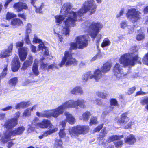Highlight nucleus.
<instances>
[{
	"mask_svg": "<svg viewBox=\"0 0 148 148\" xmlns=\"http://www.w3.org/2000/svg\"><path fill=\"white\" fill-rule=\"evenodd\" d=\"M94 0L85 1L82 8L77 12H74L70 9L69 3L64 4L61 10V13L64 15L55 16V21L57 25L60 26L62 23L64 24L65 26L62 31V33L66 36H68L70 31L69 28L74 26L76 21L81 20V16L84 14L87 11L90 15L94 14L97 6Z\"/></svg>",
	"mask_w": 148,
	"mask_h": 148,
	"instance_id": "obj_1",
	"label": "nucleus"
},
{
	"mask_svg": "<svg viewBox=\"0 0 148 148\" xmlns=\"http://www.w3.org/2000/svg\"><path fill=\"white\" fill-rule=\"evenodd\" d=\"M130 50L132 52L123 55L119 60V63L124 66H134L135 62L138 58L137 53L138 48L137 47L135 46H132Z\"/></svg>",
	"mask_w": 148,
	"mask_h": 148,
	"instance_id": "obj_2",
	"label": "nucleus"
},
{
	"mask_svg": "<svg viewBox=\"0 0 148 148\" xmlns=\"http://www.w3.org/2000/svg\"><path fill=\"white\" fill-rule=\"evenodd\" d=\"M88 25V34L93 39L97 38V39L96 40V45L98 46L100 40L101 38V35L100 34H98L103 28V24L98 21H93Z\"/></svg>",
	"mask_w": 148,
	"mask_h": 148,
	"instance_id": "obj_3",
	"label": "nucleus"
},
{
	"mask_svg": "<svg viewBox=\"0 0 148 148\" xmlns=\"http://www.w3.org/2000/svg\"><path fill=\"white\" fill-rule=\"evenodd\" d=\"M36 125L40 128L46 129L48 128L49 129L48 130L43 132L42 134L38 136L39 138L40 139L55 132L58 130V128L55 127L51 123L50 121L47 119H44L41 122L38 123Z\"/></svg>",
	"mask_w": 148,
	"mask_h": 148,
	"instance_id": "obj_4",
	"label": "nucleus"
},
{
	"mask_svg": "<svg viewBox=\"0 0 148 148\" xmlns=\"http://www.w3.org/2000/svg\"><path fill=\"white\" fill-rule=\"evenodd\" d=\"M86 101L83 99H78L76 101L70 100L66 101L60 106L62 114L64 113V110L69 108H76L78 109V106L81 108H85L86 107Z\"/></svg>",
	"mask_w": 148,
	"mask_h": 148,
	"instance_id": "obj_5",
	"label": "nucleus"
},
{
	"mask_svg": "<svg viewBox=\"0 0 148 148\" xmlns=\"http://www.w3.org/2000/svg\"><path fill=\"white\" fill-rule=\"evenodd\" d=\"M25 130L23 126H20L10 132L7 130L3 134L0 133V141L3 143H6L11 140V136L20 135Z\"/></svg>",
	"mask_w": 148,
	"mask_h": 148,
	"instance_id": "obj_6",
	"label": "nucleus"
},
{
	"mask_svg": "<svg viewBox=\"0 0 148 148\" xmlns=\"http://www.w3.org/2000/svg\"><path fill=\"white\" fill-rule=\"evenodd\" d=\"M89 131V127L86 125H78L69 130L70 135L73 138H76L80 135L86 134Z\"/></svg>",
	"mask_w": 148,
	"mask_h": 148,
	"instance_id": "obj_7",
	"label": "nucleus"
},
{
	"mask_svg": "<svg viewBox=\"0 0 148 148\" xmlns=\"http://www.w3.org/2000/svg\"><path fill=\"white\" fill-rule=\"evenodd\" d=\"M60 106L55 109L48 110H45L41 112H37L36 115L39 117L49 118L53 117L56 118L60 115L62 114Z\"/></svg>",
	"mask_w": 148,
	"mask_h": 148,
	"instance_id": "obj_8",
	"label": "nucleus"
},
{
	"mask_svg": "<svg viewBox=\"0 0 148 148\" xmlns=\"http://www.w3.org/2000/svg\"><path fill=\"white\" fill-rule=\"evenodd\" d=\"M88 37L87 35H81L77 37L76 38V43H71V48L74 49L78 47L79 49H83L86 47L88 45Z\"/></svg>",
	"mask_w": 148,
	"mask_h": 148,
	"instance_id": "obj_9",
	"label": "nucleus"
},
{
	"mask_svg": "<svg viewBox=\"0 0 148 148\" xmlns=\"http://www.w3.org/2000/svg\"><path fill=\"white\" fill-rule=\"evenodd\" d=\"M64 55L61 63L58 65L60 67H62L65 64L67 66L76 64V60L74 58H72L70 53L69 51H65Z\"/></svg>",
	"mask_w": 148,
	"mask_h": 148,
	"instance_id": "obj_10",
	"label": "nucleus"
},
{
	"mask_svg": "<svg viewBox=\"0 0 148 148\" xmlns=\"http://www.w3.org/2000/svg\"><path fill=\"white\" fill-rule=\"evenodd\" d=\"M141 13L136 10L134 8H131L128 9L126 14L127 19L133 23L136 22L141 18Z\"/></svg>",
	"mask_w": 148,
	"mask_h": 148,
	"instance_id": "obj_11",
	"label": "nucleus"
},
{
	"mask_svg": "<svg viewBox=\"0 0 148 148\" xmlns=\"http://www.w3.org/2000/svg\"><path fill=\"white\" fill-rule=\"evenodd\" d=\"M113 72L114 75L119 80L125 77L127 75L126 74L123 73L122 66L118 63H116L114 66Z\"/></svg>",
	"mask_w": 148,
	"mask_h": 148,
	"instance_id": "obj_12",
	"label": "nucleus"
},
{
	"mask_svg": "<svg viewBox=\"0 0 148 148\" xmlns=\"http://www.w3.org/2000/svg\"><path fill=\"white\" fill-rule=\"evenodd\" d=\"M33 42L35 43H38L39 44L38 49L39 50H42V51L44 50L45 54L46 55H49V51L44 46V45L42 40L38 38V37L35 35L34 36Z\"/></svg>",
	"mask_w": 148,
	"mask_h": 148,
	"instance_id": "obj_13",
	"label": "nucleus"
},
{
	"mask_svg": "<svg viewBox=\"0 0 148 148\" xmlns=\"http://www.w3.org/2000/svg\"><path fill=\"white\" fill-rule=\"evenodd\" d=\"M17 124V120L11 118L6 120L3 126L7 130H9L16 126Z\"/></svg>",
	"mask_w": 148,
	"mask_h": 148,
	"instance_id": "obj_14",
	"label": "nucleus"
},
{
	"mask_svg": "<svg viewBox=\"0 0 148 148\" xmlns=\"http://www.w3.org/2000/svg\"><path fill=\"white\" fill-rule=\"evenodd\" d=\"M38 60L36 59L34 60L32 69L33 72L29 73L30 75L32 77H34V75L37 76L39 73L38 65Z\"/></svg>",
	"mask_w": 148,
	"mask_h": 148,
	"instance_id": "obj_15",
	"label": "nucleus"
},
{
	"mask_svg": "<svg viewBox=\"0 0 148 148\" xmlns=\"http://www.w3.org/2000/svg\"><path fill=\"white\" fill-rule=\"evenodd\" d=\"M19 54L21 61H24L26 58L28 49L26 47H23L19 49Z\"/></svg>",
	"mask_w": 148,
	"mask_h": 148,
	"instance_id": "obj_16",
	"label": "nucleus"
},
{
	"mask_svg": "<svg viewBox=\"0 0 148 148\" xmlns=\"http://www.w3.org/2000/svg\"><path fill=\"white\" fill-rule=\"evenodd\" d=\"M38 108V104H35L32 107H30L26 109L24 111L23 116V117L29 116L31 115V112L34 110H36Z\"/></svg>",
	"mask_w": 148,
	"mask_h": 148,
	"instance_id": "obj_17",
	"label": "nucleus"
},
{
	"mask_svg": "<svg viewBox=\"0 0 148 148\" xmlns=\"http://www.w3.org/2000/svg\"><path fill=\"white\" fill-rule=\"evenodd\" d=\"M13 7L18 12L21 11L23 9L26 10L28 8V7L26 3L21 2L17 3L14 4Z\"/></svg>",
	"mask_w": 148,
	"mask_h": 148,
	"instance_id": "obj_18",
	"label": "nucleus"
},
{
	"mask_svg": "<svg viewBox=\"0 0 148 148\" xmlns=\"http://www.w3.org/2000/svg\"><path fill=\"white\" fill-rule=\"evenodd\" d=\"M20 67V62L18 58H14L12 62L11 68L13 72L18 70Z\"/></svg>",
	"mask_w": 148,
	"mask_h": 148,
	"instance_id": "obj_19",
	"label": "nucleus"
},
{
	"mask_svg": "<svg viewBox=\"0 0 148 148\" xmlns=\"http://www.w3.org/2000/svg\"><path fill=\"white\" fill-rule=\"evenodd\" d=\"M64 115L66 117V121L69 122L71 124L73 125L76 121L75 119L72 114L69 112L66 111L64 112Z\"/></svg>",
	"mask_w": 148,
	"mask_h": 148,
	"instance_id": "obj_20",
	"label": "nucleus"
},
{
	"mask_svg": "<svg viewBox=\"0 0 148 148\" xmlns=\"http://www.w3.org/2000/svg\"><path fill=\"white\" fill-rule=\"evenodd\" d=\"M136 140L135 137L132 134H130L124 138L125 143L130 145L133 144L136 142Z\"/></svg>",
	"mask_w": 148,
	"mask_h": 148,
	"instance_id": "obj_21",
	"label": "nucleus"
},
{
	"mask_svg": "<svg viewBox=\"0 0 148 148\" xmlns=\"http://www.w3.org/2000/svg\"><path fill=\"white\" fill-rule=\"evenodd\" d=\"M102 75L101 71L99 69H97L95 71L93 74H92V78H94L96 81H98L101 78Z\"/></svg>",
	"mask_w": 148,
	"mask_h": 148,
	"instance_id": "obj_22",
	"label": "nucleus"
},
{
	"mask_svg": "<svg viewBox=\"0 0 148 148\" xmlns=\"http://www.w3.org/2000/svg\"><path fill=\"white\" fill-rule=\"evenodd\" d=\"M127 113L122 114L121 116V118L118 120V123L124 124L127 123L129 120V118L127 116Z\"/></svg>",
	"mask_w": 148,
	"mask_h": 148,
	"instance_id": "obj_23",
	"label": "nucleus"
},
{
	"mask_svg": "<svg viewBox=\"0 0 148 148\" xmlns=\"http://www.w3.org/2000/svg\"><path fill=\"white\" fill-rule=\"evenodd\" d=\"M111 67V64L108 62H107L104 64L101 67V71L103 73H105L110 70Z\"/></svg>",
	"mask_w": 148,
	"mask_h": 148,
	"instance_id": "obj_24",
	"label": "nucleus"
},
{
	"mask_svg": "<svg viewBox=\"0 0 148 148\" xmlns=\"http://www.w3.org/2000/svg\"><path fill=\"white\" fill-rule=\"evenodd\" d=\"M70 93L73 94H76L77 93L82 94L83 91L80 87L77 86L72 89L70 90Z\"/></svg>",
	"mask_w": 148,
	"mask_h": 148,
	"instance_id": "obj_25",
	"label": "nucleus"
},
{
	"mask_svg": "<svg viewBox=\"0 0 148 148\" xmlns=\"http://www.w3.org/2000/svg\"><path fill=\"white\" fill-rule=\"evenodd\" d=\"M91 114L89 112L86 111L83 114L82 116L79 117V119L80 120H83L85 121H87L90 117Z\"/></svg>",
	"mask_w": 148,
	"mask_h": 148,
	"instance_id": "obj_26",
	"label": "nucleus"
},
{
	"mask_svg": "<svg viewBox=\"0 0 148 148\" xmlns=\"http://www.w3.org/2000/svg\"><path fill=\"white\" fill-rule=\"evenodd\" d=\"M11 24L12 26H16L23 25V23L21 20L16 18L12 20L11 22Z\"/></svg>",
	"mask_w": 148,
	"mask_h": 148,
	"instance_id": "obj_27",
	"label": "nucleus"
},
{
	"mask_svg": "<svg viewBox=\"0 0 148 148\" xmlns=\"http://www.w3.org/2000/svg\"><path fill=\"white\" fill-rule=\"evenodd\" d=\"M92 74L87 73L84 74L82 76V80L84 82L87 81L89 79L92 78Z\"/></svg>",
	"mask_w": 148,
	"mask_h": 148,
	"instance_id": "obj_28",
	"label": "nucleus"
},
{
	"mask_svg": "<svg viewBox=\"0 0 148 148\" xmlns=\"http://www.w3.org/2000/svg\"><path fill=\"white\" fill-rule=\"evenodd\" d=\"M123 135H115L111 136H110L109 140V141L110 142L111 141H113L115 140H120L123 137Z\"/></svg>",
	"mask_w": 148,
	"mask_h": 148,
	"instance_id": "obj_29",
	"label": "nucleus"
},
{
	"mask_svg": "<svg viewBox=\"0 0 148 148\" xmlns=\"http://www.w3.org/2000/svg\"><path fill=\"white\" fill-rule=\"evenodd\" d=\"M145 37V34L144 32L140 30L137 35L136 39L138 41H140L144 39Z\"/></svg>",
	"mask_w": 148,
	"mask_h": 148,
	"instance_id": "obj_30",
	"label": "nucleus"
},
{
	"mask_svg": "<svg viewBox=\"0 0 148 148\" xmlns=\"http://www.w3.org/2000/svg\"><path fill=\"white\" fill-rule=\"evenodd\" d=\"M62 142L60 139H56L55 141L54 148H62Z\"/></svg>",
	"mask_w": 148,
	"mask_h": 148,
	"instance_id": "obj_31",
	"label": "nucleus"
},
{
	"mask_svg": "<svg viewBox=\"0 0 148 148\" xmlns=\"http://www.w3.org/2000/svg\"><path fill=\"white\" fill-rule=\"evenodd\" d=\"M10 54L6 49L2 50L0 53V58H3L8 57Z\"/></svg>",
	"mask_w": 148,
	"mask_h": 148,
	"instance_id": "obj_32",
	"label": "nucleus"
},
{
	"mask_svg": "<svg viewBox=\"0 0 148 148\" xmlns=\"http://www.w3.org/2000/svg\"><path fill=\"white\" fill-rule=\"evenodd\" d=\"M18 81V79L17 78L15 77L9 80L8 83L10 86H14L17 83Z\"/></svg>",
	"mask_w": 148,
	"mask_h": 148,
	"instance_id": "obj_33",
	"label": "nucleus"
},
{
	"mask_svg": "<svg viewBox=\"0 0 148 148\" xmlns=\"http://www.w3.org/2000/svg\"><path fill=\"white\" fill-rule=\"evenodd\" d=\"M114 144L115 147L116 148H121L122 147L124 142L123 140H118L117 141L114 142Z\"/></svg>",
	"mask_w": 148,
	"mask_h": 148,
	"instance_id": "obj_34",
	"label": "nucleus"
},
{
	"mask_svg": "<svg viewBox=\"0 0 148 148\" xmlns=\"http://www.w3.org/2000/svg\"><path fill=\"white\" fill-rule=\"evenodd\" d=\"M140 103L142 105H146V108L148 110V97H145L141 99Z\"/></svg>",
	"mask_w": 148,
	"mask_h": 148,
	"instance_id": "obj_35",
	"label": "nucleus"
},
{
	"mask_svg": "<svg viewBox=\"0 0 148 148\" xmlns=\"http://www.w3.org/2000/svg\"><path fill=\"white\" fill-rule=\"evenodd\" d=\"M110 42L108 38H105L101 44V46L103 47L109 46L110 44Z\"/></svg>",
	"mask_w": 148,
	"mask_h": 148,
	"instance_id": "obj_36",
	"label": "nucleus"
},
{
	"mask_svg": "<svg viewBox=\"0 0 148 148\" xmlns=\"http://www.w3.org/2000/svg\"><path fill=\"white\" fill-rule=\"evenodd\" d=\"M106 131L105 130H101L98 137L99 142L100 141V140L103 139V138L106 136Z\"/></svg>",
	"mask_w": 148,
	"mask_h": 148,
	"instance_id": "obj_37",
	"label": "nucleus"
},
{
	"mask_svg": "<svg viewBox=\"0 0 148 148\" xmlns=\"http://www.w3.org/2000/svg\"><path fill=\"white\" fill-rule=\"evenodd\" d=\"M96 95L99 97L103 99L106 98L107 94L102 92H97L96 93Z\"/></svg>",
	"mask_w": 148,
	"mask_h": 148,
	"instance_id": "obj_38",
	"label": "nucleus"
},
{
	"mask_svg": "<svg viewBox=\"0 0 148 148\" xmlns=\"http://www.w3.org/2000/svg\"><path fill=\"white\" fill-rule=\"evenodd\" d=\"M90 121V125L96 124H97L98 122L96 117L92 116Z\"/></svg>",
	"mask_w": 148,
	"mask_h": 148,
	"instance_id": "obj_39",
	"label": "nucleus"
},
{
	"mask_svg": "<svg viewBox=\"0 0 148 148\" xmlns=\"http://www.w3.org/2000/svg\"><path fill=\"white\" fill-rule=\"evenodd\" d=\"M16 17V15L13 13L8 12L6 15L7 19H10L11 18Z\"/></svg>",
	"mask_w": 148,
	"mask_h": 148,
	"instance_id": "obj_40",
	"label": "nucleus"
},
{
	"mask_svg": "<svg viewBox=\"0 0 148 148\" xmlns=\"http://www.w3.org/2000/svg\"><path fill=\"white\" fill-rule=\"evenodd\" d=\"M32 25L30 23L27 24L26 27V34H29L31 31Z\"/></svg>",
	"mask_w": 148,
	"mask_h": 148,
	"instance_id": "obj_41",
	"label": "nucleus"
},
{
	"mask_svg": "<svg viewBox=\"0 0 148 148\" xmlns=\"http://www.w3.org/2000/svg\"><path fill=\"white\" fill-rule=\"evenodd\" d=\"M35 127L32 125H28L27 132L28 133H31L32 132L34 131L35 130Z\"/></svg>",
	"mask_w": 148,
	"mask_h": 148,
	"instance_id": "obj_42",
	"label": "nucleus"
},
{
	"mask_svg": "<svg viewBox=\"0 0 148 148\" xmlns=\"http://www.w3.org/2000/svg\"><path fill=\"white\" fill-rule=\"evenodd\" d=\"M65 129H61L59 132V135L60 137L64 138L66 136V133L65 132Z\"/></svg>",
	"mask_w": 148,
	"mask_h": 148,
	"instance_id": "obj_43",
	"label": "nucleus"
},
{
	"mask_svg": "<svg viewBox=\"0 0 148 148\" xmlns=\"http://www.w3.org/2000/svg\"><path fill=\"white\" fill-rule=\"evenodd\" d=\"M32 63L31 62H29L28 60H26L24 63L23 68L24 69H25L29 65H31Z\"/></svg>",
	"mask_w": 148,
	"mask_h": 148,
	"instance_id": "obj_44",
	"label": "nucleus"
},
{
	"mask_svg": "<svg viewBox=\"0 0 148 148\" xmlns=\"http://www.w3.org/2000/svg\"><path fill=\"white\" fill-rule=\"evenodd\" d=\"M92 101H94L95 103L99 106H100L103 103L102 100L99 99H96L95 101L94 100Z\"/></svg>",
	"mask_w": 148,
	"mask_h": 148,
	"instance_id": "obj_45",
	"label": "nucleus"
},
{
	"mask_svg": "<svg viewBox=\"0 0 148 148\" xmlns=\"http://www.w3.org/2000/svg\"><path fill=\"white\" fill-rule=\"evenodd\" d=\"M111 106H116L118 105V102L115 99H112L110 101Z\"/></svg>",
	"mask_w": 148,
	"mask_h": 148,
	"instance_id": "obj_46",
	"label": "nucleus"
},
{
	"mask_svg": "<svg viewBox=\"0 0 148 148\" xmlns=\"http://www.w3.org/2000/svg\"><path fill=\"white\" fill-rule=\"evenodd\" d=\"M44 6V4L43 3H42L40 7L38 8H36V12L39 13H41V10L43 7Z\"/></svg>",
	"mask_w": 148,
	"mask_h": 148,
	"instance_id": "obj_47",
	"label": "nucleus"
},
{
	"mask_svg": "<svg viewBox=\"0 0 148 148\" xmlns=\"http://www.w3.org/2000/svg\"><path fill=\"white\" fill-rule=\"evenodd\" d=\"M58 67L57 65L55 63L53 64L49 65L47 68L48 71L50 69H58Z\"/></svg>",
	"mask_w": 148,
	"mask_h": 148,
	"instance_id": "obj_48",
	"label": "nucleus"
},
{
	"mask_svg": "<svg viewBox=\"0 0 148 148\" xmlns=\"http://www.w3.org/2000/svg\"><path fill=\"white\" fill-rule=\"evenodd\" d=\"M20 112L18 111L17 112L14 114V118H12V119H14V120H17V123H18V119L20 116Z\"/></svg>",
	"mask_w": 148,
	"mask_h": 148,
	"instance_id": "obj_49",
	"label": "nucleus"
},
{
	"mask_svg": "<svg viewBox=\"0 0 148 148\" xmlns=\"http://www.w3.org/2000/svg\"><path fill=\"white\" fill-rule=\"evenodd\" d=\"M127 21H123L121 22L120 24L121 27L122 28L124 29L127 27Z\"/></svg>",
	"mask_w": 148,
	"mask_h": 148,
	"instance_id": "obj_50",
	"label": "nucleus"
},
{
	"mask_svg": "<svg viewBox=\"0 0 148 148\" xmlns=\"http://www.w3.org/2000/svg\"><path fill=\"white\" fill-rule=\"evenodd\" d=\"M103 125V124H101L95 128L93 130V132L95 133L99 132L102 128Z\"/></svg>",
	"mask_w": 148,
	"mask_h": 148,
	"instance_id": "obj_51",
	"label": "nucleus"
},
{
	"mask_svg": "<svg viewBox=\"0 0 148 148\" xmlns=\"http://www.w3.org/2000/svg\"><path fill=\"white\" fill-rule=\"evenodd\" d=\"M22 102L23 108L28 107L31 104L30 102L29 101H23Z\"/></svg>",
	"mask_w": 148,
	"mask_h": 148,
	"instance_id": "obj_52",
	"label": "nucleus"
},
{
	"mask_svg": "<svg viewBox=\"0 0 148 148\" xmlns=\"http://www.w3.org/2000/svg\"><path fill=\"white\" fill-rule=\"evenodd\" d=\"M38 119L36 117L32 121V122L31 125L37 128L38 127V126L36 125L37 123H36V121H37Z\"/></svg>",
	"mask_w": 148,
	"mask_h": 148,
	"instance_id": "obj_53",
	"label": "nucleus"
},
{
	"mask_svg": "<svg viewBox=\"0 0 148 148\" xmlns=\"http://www.w3.org/2000/svg\"><path fill=\"white\" fill-rule=\"evenodd\" d=\"M143 61L146 64L148 65V53L144 58Z\"/></svg>",
	"mask_w": 148,
	"mask_h": 148,
	"instance_id": "obj_54",
	"label": "nucleus"
},
{
	"mask_svg": "<svg viewBox=\"0 0 148 148\" xmlns=\"http://www.w3.org/2000/svg\"><path fill=\"white\" fill-rule=\"evenodd\" d=\"M15 108L17 109H20L21 108H23L22 102L16 104Z\"/></svg>",
	"mask_w": 148,
	"mask_h": 148,
	"instance_id": "obj_55",
	"label": "nucleus"
},
{
	"mask_svg": "<svg viewBox=\"0 0 148 148\" xmlns=\"http://www.w3.org/2000/svg\"><path fill=\"white\" fill-rule=\"evenodd\" d=\"M12 108V106H8L7 107L2 108L1 110L3 111H7L11 110Z\"/></svg>",
	"mask_w": 148,
	"mask_h": 148,
	"instance_id": "obj_56",
	"label": "nucleus"
},
{
	"mask_svg": "<svg viewBox=\"0 0 148 148\" xmlns=\"http://www.w3.org/2000/svg\"><path fill=\"white\" fill-rule=\"evenodd\" d=\"M136 88L135 87H133L129 89L128 91V93L129 95H130L135 90Z\"/></svg>",
	"mask_w": 148,
	"mask_h": 148,
	"instance_id": "obj_57",
	"label": "nucleus"
},
{
	"mask_svg": "<svg viewBox=\"0 0 148 148\" xmlns=\"http://www.w3.org/2000/svg\"><path fill=\"white\" fill-rule=\"evenodd\" d=\"M25 39V42L27 43L28 44L30 43V41L29 39V34H26Z\"/></svg>",
	"mask_w": 148,
	"mask_h": 148,
	"instance_id": "obj_58",
	"label": "nucleus"
},
{
	"mask_svg": "<svg viewBox=\"0 0 148 148\" xmlns=\"http://www.w3.org/2000/svg\"><path fill=\"white\" fill-rule=\"evenodd\" d=\"M48 66L47 64H44L43 63H42L40 66V67L41 69L44 70H46L47 69V67Z\"/></svg>",
	"mask_w": 148,
	"mask_h": 148,
	"instance_id": "obj_59",
	"label": "nucleus"
},
{
	"mask_svg": "<svg viewBox=\"0 0 148 148\" xmlns=\"http://www.w3.org/2000/svg\"><path fill=\"white\" fill-rule=\"evenodd\" d=\"M13 45L12 43L8 47V49H6V50L8 51V52L10 54V53L12 52V48H13Z\"/></svg>",
	"mask_w": 148,
	"mask_h": 148,
	"instance_id": "obj_60",
	"label": "nucleus"
},
{
	"mask_svg": "<svg viewBox=\"0 0 148 148\" xmlns=\"http://www.w3.org/2000/svg\"><path fill=\"white\" fill-rule=\"evenodd\" d=\"M146 94V93L145 92H143V91H140L136 93L135 96H136L140 95H145V94Z\"/></svg>",
	"mask_w": 148,
	"mask_h": 148,
	"instance_id": "obj_61",
	"label": "nucleus"
},
{
	"mask_svg": "<svg viewBox=\"0 0 148 148\" xmlns=\"http://www.w3.org/2000/svg\"><path fill=\"white\" fill-rule=\"evenodd\" d=\"M23 45V43L21 42H18L16 43V46L17 48L22 47Z\"/></svg>",
	"mask_w": 148,
	"mask_h": 148,
	"instance_id": "obj_62",
	"label": "nucleus"
},
{
	"mask_svg": "<svg viewBox=\"0 0 148 148\" xmlns=\"http://www.w3.org/2000/svg\"><path fill=\"white\" fill-rule=\"evenodd\" d=\"M18 16L19 17L21 18L24 20H25L26 19V16L24 14H19L18 15Z\"/></svg>",
	"mask_w": 148,
	"mask_h": 148,
	"instance_id": "obj_63",
	"label": "nucleus"
},
{
	"mask_svg": "<svg viewBox=\"0 0 148 148\" xmlns=\"http://www.w3.org/2000/svg\"><path fill=\"white\" fill-rule=\"evenodd\" d=\"M114 146L113 145L110 144H106L104 146V148H114Z\"/></svg>",
	"mask_w": 148,
	"mask_h": 148,
	"instance_id": "obj_64",
	"label": "nucleus"
}]
</instances>
